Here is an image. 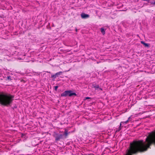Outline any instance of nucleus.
Listing matches in <instances>:
<instances>
[{
  "label": "nucleus",
  "mask_w": 155,
  "mask_h": 155,
  "mask_svg": "<svg viewBox=\"0 0 155 155\" xmlns=\"http://www.w3.org/2000/svg\"><path fill=\"white\" fill-rule=\"evenodd\" d=\"M151 133L146 137L145 141L143 140H134L130 143L129 149L127 150L125 155H133L138 153L146 151L152 145H154V141Z\"/></svg>",
  "instance_id": "nucleus-1"
},
{
  "label": "nucleus",
  "mask_w": 155,
  "mask_h": 155,
  "mask_svg": "<svg viewBox=\"0 0 155 155\" xmlns=\"http://www.w3.org/2000/svg\"><path fill=\"white\" fill-rule=\"evenodd\" d=\"M14 96L10 94H0V104L8 106L12 102Z\"/></svg>",
  "instance_id": "nucleus-2"
},
{
  "label": "nucleus",
  "mask_w": 155,
  "mask_h": 155,
  "mask_svg": "<svg viewBox=\"0 0 155 155\" xmlns=\"http://www.w3.org/2000/svg\"><path fill=\"white\" fill-rule=\"evenodd\" d=\"M72 91L70 90L66 91L61 94V97H66L68 96L71 97L73 96H76L77 94L75 93H72Z\"/></svg>",
  "instance_id": "nucleus-3"
},
{
  "label": "nucleus",
  "mask_w": 155,
  "mask_h": 155,
  "mask_svg": "<svg viewBox=\"0 0 155 155\" xmlns=\"http://www.w3.org/2000/svg\"><path fill=\"white\" fill-rule=\"evenodd\" d=\"M55 139V140L56 141L59 140L62 137V135L61 134L58 135V134H56L54 136Z\"/></svg>",
  "instance_id": "nucleus-4"
},
{
  "label": "nucleus",
  "mask_w": 155,
  "mask_h": 155,
  "mask_svg": "<svg viewBox=\"0 0 155 155\" xmlns=\"http://www.w3.org/2000/svg\"><path fill=\"white\" fill-rule=\"evenodd\" d=\"M81 16L82 18H86L89 17V15L85 13H82L81 15Z\"/></svg>",
  "instance_id": "nucleus-5"
},
{
  "label": "nucleus",
  "mask_w": 155,
  "mask_h": 155,
  "mask_svg": "<svg viewBox=\"0 0 155 155\" xmlns=\"http://www.w3.org/2000/svg\"><path fill=\"white\" fill-rule=\"evenodd\" d=\"M141 43L145 47H149V44L147 43H145L143 41H141Z\"/></svg>",
  "instance_id": "nucleus-6"
},
{
  "label": "nucleus",
  "mask_w": 155,
  "mask_h": 155,
  "mask_svg": "<svg viewBox=\"0 0 155 155\" xmlns=\"http://www.w3.org/2000/svg\"><path fill=\"white\" fill-rule=\"evenodd\" d=\"M151 133L154 141V145L155 146V131L152 132Z\"/></svg>",
  "instance_id": "nucleus-7"
},
{
  "label": "nucleus",
  "mask_w": 155,
  "mask_h": 155,
  "mask_svg": "<svg viewBox=\"0 0 155 155\" xmlns=\"http://www.w3.org/2000/svg\"><path fill=\"white\" fill-rule=\"evenodd\" d=\"M64 135L65 136V138H66L68 135V131L66 130L64 131Z\"/></svg>",
  "instance_id": "nucleus-8"
},
{
  "label": "nucleus",
  "mask_w": 155,
  "mask_h": 155,
  "mask_svg": "<svg viewBox=\"0 0 155 155\" xmlns=\"http://www.w3.org/2000/svg\"><path fill=\"white\" fill-rule=\"evenodd\" d=\"M100 29L101 32L103 35H104L105 33V31L104 28H101Z\"/></svg>",
  "instance_id": "nucleus-9"
},
{
  "label": "nucleus",
  "mask_w": 155,
  "mask_h": 155,
  "mask_svg": "<svg viewBox=\"0 0 155 155\" xmlns=\"http://www.w3.org/2000/svg\"><path fill=\"white\" fill-rule=\"evenodd\" d=\"M62 73V71H59V72L56 73L55 74L56 75L57 77H58V76L60 75Z\"/></svg>",
  "instance_id": "nucleus-10"
},
{
  "label": "nucleus",
  "mask_w": 155,
  "mask_h": 155,
  "mask_svg": "<svg viewBox=\"0 0 155 155\" xmlns=\"http://www.w3.org/2000/svg\"><path fill=\"white\" fill-rule=\"evenodd\" d=\"M93 86L94 88H95V90H97V89H98V88H99V86L98 85H96L95 86H94V85H93Z\"/></svg>",
  "instance_id": "nucleus-11"
},
{
  "label": "nucleus",
  "mask_w": 155,
  "mask_h": 155,
  "mask_svg": "<svg viewBox=\"0 0 155 155\" xmlns=\"http://www.w3.org/2000/svg\"><path fill=\"white\" fill-rule=\"evenodd\" d=\"M56 77H57L56 74H55L51 75V78H53L54 79Z\"/></svg>",
  "instance_id": "nucleus-12"
},
{
  "label": "nucleus",
  "mask_w": 155,
  "mask_h": 155,
  "mask_svg": "<svg viewBox=\"0 0 155 155\" xmlns=\"http://www.w3.org/2000/svg\"><path fill=\"white\" fill-rule=\"evenodd\" d=\"M7 79L9 80H10V81L12 80V79H11V77L10 76H8L7 77Z\"/></svg>",
  "instance_id": "nucleus-13"
},
{
  "label": "nucleus",
  "mask_w": 155,
  "mask_h": 155,
  "mask_svg": "<svg viewBox=\"0 0 155 155\" xmlns=\"http://www.w3.org/2000/svg\"><path fill=\"white\" fill-rule=\"evenodd\" d=\"M121 123H120V126L118 127V131H119L121 129Z\"/></svg>",
  "instance_id": "nucleus-14"
},
{
  "label": "nucleus",
  "mask_w": 155,
  "mask_h": 155,
  "mask_svg": "<svg viewBox=\"0 0 155 155\" xmlns=\"http://www.w3.org/2000/svg\"><path fill=\"white\" fill-rule=\"evenodd\" d=\"M58 86H54V88L55 90L56 91L57 89H58Z\"/></svg>",
  "instance_id": "nucleus-15"
},
{
  "label": "nucleus",
  "mask_w": 155,
  "mask_h": 155,
  "mask_svg": "<svg viewBox=\"0 0 155 155\" xmlns=\"http://www.w3.org/2000/svg\"><path fill=\"white\" fill-rule=\"evenodd\" d=\"M97 90L102 91V89L101 88H100L99 87V88H98V89H97Z\"/></svg>",
  "instance_id": "nucleus-16"
},
{
  "label": "nucleus",
  "mask_w": 155,
  "mask_h": 155,
  "mask_svg": "<svg viewBox=\"0 0 155 155\" xmlns=\"http://www.w3.org/2000/svg\"><path fill=\"white\" fill-rule=\"evenodd\" d=\"M91 98L90 97H85V99H90Z\"/></svg>",
  "instance_id": "nucleus-17"
},
{
  "label": "nucleus",
  "mask_w": 155,
  "mask_h": 155,
  "mask_svg": "<svg viewBox=\"0 0 155 155\" xmlns=\"http://www.w3.org/2000/svg\"><path fill=\"white\" fill-rule=\"evenodd\" d=\"M128 120H127V121H126L124 122V123L125 124H127L128 122Z\"/></svg>",
  "instance_id": "nucleus-18"
},
{
  "label": "nucleus",
  "mask_w": 155,
  "mask_h": 155,
  "mask_svg": "<svg viewBox=\"0 0 155 155\" xmlns=\"http://www.w3.org/2000/svg\"><path fill=\"white\" fill-rule=\"evenodd\" d=\"M150 3L151 5H154V2H150Z\"/></svg>",
  "instance_id": "nucleus-19"
},
{
  "label": "nucleus",
  "mask_w": 155,
  "mask_h": 155,
  "mask_svg": "<svg viewBox=\"0 0 155 155\" xmlns=\"http://www.w3.org/2000/svg\"><path fill=\"white\" fill-rule=\"evenodd\" d=\"M143 1H146V2H149L150 0H143Z\"/></svg>",
  "instance_id": "nucleus-20"
},
{
  "label": "nucleus",
  "mask_w": 155,
  "mask_h": 155,
  "mask_svg": "<svg viewBox=\"0 0 155 155\" xmlns=\"http://www.w3.org/2000/svg\"><path fill=\"white\" fill-rule=\"evenodd\" d=\"M154 5H155V2H154Z\"/></svg>",
  "instance_id": "nucleus-21"
}]
</instances>
